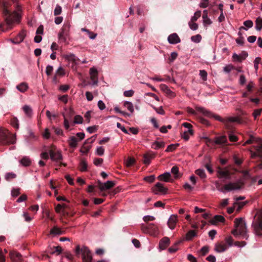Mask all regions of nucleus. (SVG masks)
<instances>
[{"label": "nucleus", "instance_id": "f704fd0d", "mask_svg": "<svg viewBox=\"0 0 262 262\" xmlns=\"http://www.w3.org/2000/svg\"><path fill=\"white\" fill-rule=\"evenodd\" d=\"M196 235V231L194 230H190L186 234V239L190 240Z\"/></svg>", "mask_w": 262, "mask_h": 262}, {"label": "nucleus", "instance_id": "f8f14e48", "mask_svg": "<svg viewBox=\"0 0 262 262\" xmlns=\"http://www.w3.org/2000/svg\"><path fill=\"white\" fill-rule=\"evenodd\" d=\"M217 176L220 178H225L226 179H230V171L227 169H223L221 167H218L217 170Z\"/></svg>", "mask_w": 262, "mask_h": 262}, {"label": "nucleus", "instance_id": "ea45409f", "mask_svg": "<svg viewBox=\"0 0 262 262\" xmlns=\"http://www.w3.org/2000/svg\"><path fill=\"white\" fill-rule=\"evenodd\" d=\"M16 174L15 173L13 172H8L6 174H5V179L7 181H10L12 179H14L16 178Z\"/></svg>", "mask_w": 262, "mask_h": 262}, {"label": "nucleus", "instance_id": "423d86ee", "mask_svg": "<svg viewBox=\"0 0 262 262\" xmlns=\"http://www.w3.org/2000/svg\"><path fill=\"white\" fill-rule=\"evenodd\" d=\"M75 253L78 257H79V254L81 253L82 262H92V256L91 252L86 246L80 248L79 245L77 246L75 249Z\"/></svg>", "mask_w": 262, "mask_h": 262}, {"label": "nucleus", "instance_id": "cd10ccee", "mask_svg": "<svg viewBox=\"0 0 262 262\" xmlns=\"http://www.w3.org/2000/svg\"><path fill=\"white\" fill-rule=\"evenodd\" d=\"M50 234L53 235H60L63 234V231L61 230V229L58 228V227L55 226L53 227V228L51 230H50Z\"/></svg>", "mask_w": 262, "mask_h": 262}, {"label": "nucleus", "instance_id": "c756f323", "mask_svg": "<svg viewBox=\"0 0 262 262\" xmlns=\"http://www.w3.org/2000/svg\"><path fill=\"white\" fill-rule=\"evenodd\" d=\"M165 146V143L163 141H155L152 143V145H151V148H154V149H158L160 148H163Z\"/></svg>", "mask_w": 262, "mask_h": 262}, {"label": "nucleus", "instance_id": "8fccbe9b", "mask_svg": "<svg viewBox=\"0 0 262 262\" xmlns=\"http://www.w3.org/2000/svg\"><path fill=\"white\" fill-rule=\"evenodd\" d=\"M188 26L191 30H195L198 29V25L195 23V21H190L188 23Z\"/></svg>", "mask_w": 262, "mask_h": 262}, {"label": "nucleus", "instance_id": "f3484780", "mask_svg": "<svg viewBox=\"0 0 262 262\" xmlns=\"http://www.w3.org/2000/svg\"><path fill=\"white\" fill-rule=\"evenodd\" d=\"M169 43L171 44H177L180 42V38L176 33L171 34L167 38Z\"/></svg>", "mask_w": 262, "mask_h": 262}, {"label": "nucleus", "instance_id": "20e7f679", "mask_svg": "<svg viewBox=\"0 0 262 262\" xmlns=\"http://www.w3.org/2000/svg\"><path fill=\"white\" fill-rule=\"evenodd\" d=\"M15 135L12 134L7 129H0V144L8 145L15 144Z\"/></svg>", "mask_w": 262, "mask_h": 262}, {"label": "nucleus", "instance_id": "69168bd1", "mask_svg": "<svg viewBox=\"0 0 262 262\" xmlns=\"http://www.w3.org/2000/svg\"><path fill=\"white\" fill-rule=\"evenodd\" d=\"M90 146H87L84 144L82 145V148L80 150V151L82 153L87 154L90 149Z\"/></svg>", "mask_w": 262, "mask_h": 262}, {"label": "nucleus", "instance_id": "bb28decb", "mask_svg": "<svg viewBox=\"0 0 262 262\" xmlns=\"http://www.w3.org/2000/svg\"><path fill=\"white\" fill-rule=\"evenodd\" d=\"M88 165L86 161L84 159H81L80 161L79 165V169L80 171H87Z\"/></svg>", "mask_w": 262, "mask_h": 262}, {"label": "nucleus", "instance_id": "ddd939ff", "mask_svg": "<svg viewBox=\"0 0 262 262\" xmlns=\"http://www.w3.org/2000/svg\"><path fill=\"white\" fill-rule=\"evenodd\" d=\"M167 188L164 187L163 185L161 183L158 182L153 188V191L155 194H158L159 193L165 194L167 193Z\"/></svg>", "mask_w": 262, "mask_h": 262}, {"label": "nucleus", "instance_id": "5701e85b", "mask_svg": "<svg viewBox=\"0 0 262 262\" xmlns=\"http://www.w3.org/2000/svg\"><path fill=\"white\" fill-rule=\"evenodd\" d=\"M68 142L69 146H70L71 148H74L77 147V143L78 142V140L77 139L76 137L75 136H71L69 137Z\"/></svg>", "mask_w": 262, "mask_h": 262}, {"label": "nucleus", "instance_id": "79ce46f5", "mask_svg": "<svg viewBox=\"0 0 262 262\" xmlns=\"http://www.w3.org/2000/svg\"><path fill=\"white\" fill-rule=\"evenodd\" d=\"M202 37L200 34H196L194 36H191V40L195 43H199L201 42Z\"/></svg>", "mask_w": 262, "mask_h": 262}, {"label": "nucleus", "instance_id": "6ab92c4d", "mask_svg": "<svg viewBox=\"0 0 262 262\" xmlns=\"http://www.w3.org/2000/svg\"><path fill=\"white\" fill-rule=\"evenodd\" d=\"M169 244V239L167 237H164L159 241V249L164 250L166 248Z\"/></svg>", "mask_w": 262, "mask_h": 262}, {"label": "nucleus", "instance_id": "4468645a", "mask_svg": "<svg viewBox=\"0 0 262 262\" xmlns=\"http://www.w3.org/2000/svg\"><path fill=\"white\" fill-rule=\"evenodd\" d=\"M177 222V215L174 214L170 216L168 221H167V226H168L170 229L173 230L174 229Z\"/></svg>", "mask_w": 262, "mask_h": 262}, {"label": "nucleus", "instance_id": "1a4fd4ad", "mask_svg": "<svg viewBox=\"0 0 262 262\" xmlns=\"http://www.w3.org/2000/svg\"><path fill=\"white\" fill-rule=\"evenodd\" d=\"M69 28V25H64L63 26L62 29H61L58 35V39H59L61 41L66 42L67 37L68 36Z\"/></svg>", "mask_w": 262, "mask_h": 262}, {"label": "nucleus", "instance_id": "4be33fe9", "mask_svg": "<svg viewBox=\"0 0 262 262\" xmlns=\"http://www.w3.org/2000/svg\"><path fill=\"white\" fill-rule=\"evenodd\" d=\"M160 88L161 91L166 93L167 95L171 97H174L175 95L174 92L170 91L166 85L164 84H161L160 85Z\"/></svg>", "mask_w": 262, "mask_h": 262}, {"label": "nucleus", "instance_id": "a211bd4d", "mask_svg": "<svg viewBox=\"0 0 262 262\" xmlns=\"http://www.w3.org/2000/svg\"><path fill=\"white\" fill-rule=\"evenodd\" d=\"M10 256L13 262H21V255L20 253L13 251L10 252Z\"/></svg>", "mask_w": 262, "mask_h": 262}, {"label": "nucleus", "instance_id": "09e8293b", "mask_svg": "<svg viewBox=\"0 0 262 262\" xmlns=\"http://www.w3.org/2000/svg\"><path fill=\"white\" fill-rule=\"evenodd\" d=\"M98 126L97 125L89 126L86 128L88 133L92 134L97 131Z\"/></svg>", "mask_w": 262, "mask_h": 262}, {"label": "nucleus", "instance_id": "a878e982", "mask_svg": "<svg viewBox=\"0 0 262 262\" xmlns=\"http://www.w3.org/2000/svg\"><path fill=\"white\" fill-rule=\"evenodd\" d=\"M36 139V137L34 135V133L31 130H28V136L26 137V141L28 143H31V142Z\"/></svg>", "mask_w": 262, "mask_h": 262}, {"label": "nucleus", "instance_id": "774afa93", "mask_svg": "<svg viewBox=\"0 0 262 262\" xmlns=\"http://www.w3.org/2000/svg\"><path fill=\"white\" fill-rule=\"evenodd\" d=\"M144 180H145V181L149 182V183H153V182L155 181V176L151 175V176L146 177L144 178Z\"/></svg>", "mask_w": 262, "mask_h": 262}, {"label": "nucleus", "instance_id": "f03ea898", "mask_svg": "<svg viewBox=\"0 0 262 262\" xmlns=\"http://www.w3.org/2000/svg\"><path fill=\"white\" fill-rule=\"evenodd\" d=\"M195 109L196 111L202 113L206 117H208L210 118H214L216 120H218L221 122H223L225 124L227 123L228 122H238V123H241L242 121L241 118L238 117H230L226 120L221 118L220 116L215 115L206 110L205 108L203 107H195Z\"/></svg>", "mask_w": 262, "mask_h": 262}, {"label": "nucleus", "instance_id": "338daca9", "mask_svg": "<svg viewBox=\"0 0 262 262\" xmlns=\"http://www.w3.org/2000/svg\"><path fill=\"white\" fill-rule=\"evenodd\" d=\"M53 68L52 66L48 65L46 68V74L48 76H50L53 72Z\"/></svg>", "mask_w": 262, "mask_h": 262}, {"label": "nucleus", "instance_id": "4d7b16f0", "mask_svg": "<svg viewBox=\"0 0 262 262\" xmlns=\"http://www.w3.org/2000/svg\"><path fill=\"white\" fill-rule=\"evenodd\" d=\"M201 253L202 255L205 256L207 253L209 252V247L208 246H203V248L201 249Z\"/></svg>", "mask_w": 262, "mask_h": 262}, {"label": "nucleus", "instance_id": "de8ad7c7", "mask_svg": "<svg viewBox=\"0 0 262 262\" xmlns=\"http://www.w3.org/2000/svg\"><path fill=\"white\" fill-rule=\"evenodd\" d=\"M135 163V159L129 158L127 159L126 162V165L127 167H130L133 165Z\"/></svg>", "mask_w": 262, "mask_h": 262}, {"label": "nucleus", "instance_id": "9b49d317", "mask_svg": "<svg viewBox=\"0 0 262 262\" xmlns=\"http://www.w3.org/2000/svg\"><path fill=\"white\" fill-rule=\"evenodd\" d=\"M90 79L92 81L93 85H97L98 84V71L96 68H92L90 69Z\"/></svg>", "mask_w": 262, "mask_h": 262}, {"label": "nucleus", "instance_id": "473e14b6", "mask_svg": "<svg viewBox=\"0 0 262 262\" xmlns=\"http://www.w3.org/2000/svg\"><path fill=\"white\" fill-rule=\"evenodd\" d=\"M171 172L174 174L175 179H178L180 177V174L179 172V169L177 166L172 167Z\"/></svg>", "mask_w": 262, "mask_h": 262}, {"label": "nucleus", "instance_id": "dca6fc26", "mask_svg": "<svg viewBox=\"0 0 262 262\" xmlns=\"http://www.w3.org/2000/svg\"><path fill=\"white\" fill-rule=\"evenodd\" d=\"M50 158L53 161H58L62 159V156L60 152H55L53 150H50Z\"/></svg>", "mask_w": 262, "mask_h": 262}, {"label": "nucleus", "instance_id": "603ef678", "mask_svg": "<svg viewBox=\"0 0 262 262\" xmlns=\"http://www.w3.org/2000/svg\"><path fill=\"white\" fill-rule=\"evenodd\" d=\"M262 112V109H256L253 112V113H252V116H253L254 120H256L257 116H259L261 114Z\"/></svg>", "mask_w": 262, "mask_h": 262}, {"label": "nucleus", "instance_id": "58836bf2", "mask_svg": "<svg viewBox=\"0 0 262 262\" xmlns=\"http://www.w3.org/2000/svg\"><path fill=\"white\" fill-rule=\"evenodd\" d=\"M66 58L67 60L72 61L74 63H76L77 58L73 54L66 55Z\"/></svg>", "mask_w": 262, "mask_h": 262}, {"label": "nucleus", "instance_id": "6e6552de", "mask_svg": "<svg viewBox=\"0 0 262 262\" xmlns=\"http://www.w3.org/2000/svg\"><path fill=\"white\" fill-rule=\"evenodd\" d=\"M253 226L255 233L257 236H262V211L257 219V221L254 223Z\"/></svg>", "mask_w": 262, "mask_h": 262}, {"label": "nucleus", "instance_id": "2eb2a0df", "mask_svg": "<svg viewBox=\"0 0 262 262\" xmlns=\"http://www.w3.org/2000/svg\"><path fill=\"white\" fill-rule=\"evenodd\" d=\"M158 180L164 181L165 182H173V180L171 178V175L169 172H165L163 174H160L158 176Z\"/></svg>", "mask_w": 262, "mask_h": 262}, {"label": "nucleus", "instance_id": "c85d7f7f", "mask_svg": "<svg viewBox=\"0 0 262 262\" xmlns=\"http://www.w3.org/2000/svg\"><path fill=\"white\" fill-rule=\"evenodd\" d=\"M17 89L21 93L25 92L28 89V85L25 82H23L17 85Z\"/></svg>", "mask_w": 262, "mask_h": 262}, {"label": "nucleus", "instance_id": "a18cd8bd", "mask_svg": "<svg viewBox=\"0 0 262 262\" xmlns=\"http://www.w3.org/2000/svg\"><path fill=\"white\" fill-rule=\"evenodd\" d=\"M83 119L81 116L76 115L74 116L73 124H81Z\"/></svg>", "mask_w": 262, "mask_h": 262}, {"label": "nucleus", "instance_id": "7ed1b4c3", "mask_svg": "<svg viewBox=\"0 0 262 262\" xmlns=\"http://www.w3.org/2000/svg\"><path fill=\"white\" fill-rule=\"evenodd\" d=\"M235 229L231 231V233L235 236H241L244 238L247 239V229L246 223L242 218H236L234 221Z\"/></svg>", "mask_w": 262, "mask_h": 262}, {"label": "nucleus", "instance_id": "37998d69", "mask_svg": "<svg viewBox=\"0 0 262 262\" xmlns=\"http://www.w3.org/2000/svg\"><path fill=\"white\" fill-rule=\"evenodd\" d=\"M201 10H198L197 11H196L195 12L194 15H193V16L191 17L190 21H191L192 22H195L196 21V20L198 19V18L201 17Z\"/></svg>", "mask_w": 262, "mask_h": 262}, {"label": "nucleus", "instance_id": "412c9836", "mask_svg": "<svg viewBox=\"0 0 262 262\" xmlns=\"http://www.w3.org/2000/svg\"><path fill=\"white\" fill-rule=\"evenodd\" d=\"M214 143L217 145H226L227 144V138L225 136L217 137L214 138Z\"/></svg>", "mask_w": 262, "mask_h": 262}, {"label": "nucleus", "instance_id": "5fc2aeb1", "mask_svg": "<svg viewBox=\"0 0 262 262\" xmlns=\"http://www.w3.org/2000/svg\"><path fill=\"white\" fill-rule=\"evenodd\" d=\"M61 13V7L60 6L57 5L54 10V15L57 16Z\"/></svg>", "mask_w": 262, "mask_h": 262}, {"label": "nucleus", "instance_id": "393cba45", "mask_svg": "<svg viewBox=\"0 0 262 262\" xmlns=\"http://www.w3.org/2000/svg\"><path fill=\"white\" fill-rule=\"evenodd\" d=\"M227 246L226 244H217L215 246L214 250L218 253H222L227 249Z\"/></svg>", "mask_w": 262, "mask_h": 262}, {"label": "nucleus", "instance_id": "aec40b11", "mask_svg": "<svg viewBox=\"0 0 262 262\" xmlns=\"http://www.w3.org/2000/svg\"><path fill=\"white\" fill-rule=\"evenodd\" d=\"M142 230L144 232H152L155 233L157 231V227L153 223H149L147 227H143Z\"/></svg>", "mask_w": 262, "mask_h": 262}, {"label": "nucleus", "instance_id": "864d4df0", "mask_svg": "<svg viewBox=\"0 0 262 262\" xmlns=\"http://www.w3.org/2000/svg\"><path fill=\"white\" fill-rule=\"evenodd\" d=\"M261 61V59L260 57H257L255 58L254 61V67L256 71L258 69V65L260 63Z\"/></svg>", "mask_w": 262, "mask_h": 262}, {"label": "nucleus", "instance_id": "13d9d810", "mask_svg": "<svg viewBox=\"0 0 262 262\" xmlns=\"http://www.w3.org/2000/svg\"><path fill=\"white\" fill-rule=\"evenodd\" d=\"M66 207V204H63L62 205L60 204H58L57 206L55 207V211L57 213H60L61 210L62 209L65 208Z\"/></svg>", "mask_w": 262, "mask_h": 262}, {"label": "nucleus", "instance_id": "a19ab883", "mask_svg": "<svg viewBox=\"0 0 262 262\" xmlns=\"http://www.w3.org/2000/svg\"><path fill=\"white\" fill-rule=\"evenodd\" d=\"M262 29V18L258 17L256 20V30H261Z\"/></svg>", "mask_w": 262, "mask_h": 262}, {"label": "nucleus", "instance_id": "9d476101", "mask_svg": "<svg viewBox=\"0 0 262 262\" xmlns=\"http://www.w3.org/2000/svg\"><path fill=\"white\" fill-rule=\"evenodd\" d=\"M114 185L115 183L111 181H108L104 183H101L100 181L98 182V186L101 191L110 189L113 188Z\"/></svg>", "mask_w": 262, "mask_h": 262}, {"label": "nucleus", "instance_id": "72a5a7b5", "mask_svg": "<svg viewBox=\"0 0 262 262\" xmlns=\"http://www.w3.org/2000/svg\"><path fill=\"white\" fill-rule=\"evenodd\" d=\"M179 146V144H171L167 146L166 149L165 151L166 152H172L174 151L177 147Z\"/></svg>", "mask_w": 262, "mask_h": 262}, {"label": "nucleus", "instance_id": "39448f33", "mask_svg": "<svg viewBox=\"0 0 262 262\" xmlns=\"http://www.w3.org/2000/svg\"><path fill=\"white\" fill-rule=\"evenodd\" d=\"M216 189L222 192L225 191H233L238 190L244 186V183L241 180H238L236 182H230L228 184H225L224 187H221L220 184L218 182L216 183Z\"/></svg>", "mask_w": 262, "mask_h": 262}, {"label": "nucleus", "instance_id": "0e129e2a", "mask_svg": "<svg viewBox=\"0 0 262 262\" xmlns=\"http://www.w3.org/2000/svg\"><path fill=\"white\" fill-rule=\"evenodd\" d=\"M199 121L202 124H203L206 126H208L209 125L208 121L203 118H202V117L199 118Z\"/></svg>", "mask_w": 262, "mask_h": 262}, {"label": "nucleus", "instance_id": "c03bdc74", "mask_svg": "<svg viewBox=\"0 0 262 262\" xmlns=\"http://www.w3.org/2000/svg\"><path fill=\"white\" fill-rule=\"evenodd\" d=\"M181 242H178L175 243L174 246L171 247L169 248L168 251L171 253H173L177 251L178 250V246L180 244Z\"/></svg>", "mask_w": 262, "mask_h": 262}, {"label": "nucleus", "instance_id": "bf43d9fd", "mask_svg": "<svg viewBox=\"0 0 262 262\" xmlns=\"http://www.w3.org/2000/svg\"><path fill=\"white\" fill-rule=\"evenodd\" d=\"M12 195L13 197L17 196L20 194V188H13L11 191Z\"/></svg>", "mask_w": 262, "mask_h": 262}, {"label": "nucleus", "instance_id": "e2e57ef3", "mask_svg": "<svg viewBox=\"0 0 262 262\" xmlns=\"http://www.w3.org/2000/svg\"><path fill=\"white\" fill-rule=\"evenodd\" d=\"M178 54L176 52H172L169 57V62H172L177 58Z\"/></svg>", "mask_w": 262, "mask_h": 262}, {"label": "nucleus", "instance_id": "b1692460", "mask_svg": "<svg viewBox=\"0 0 262 262\" xmlns=\"http://www.w3.org/2000/svg\"><path fill=\"white\" fill-rule=\"evenodd\" d=\"M225 219L222 215H215L211 220L210 221V223L212 224H215L218 222L224 223Z\"/></svg>", "mask_w": 262, "mask_h": 262}, {"label": "nucleus", "instance_id": "2f4dec72", "mask_svg": "<svg viewBox=\"0 0 262 262\" xmlns=\"http://www.w3.org/2000/svg\"><path fill=\"white\" fill-rule=\"evenodd\" d=\"M31 160L27 157H24L20 161V163L24 166H28L31 164Z\"/></svg>", "mask_w": 262, "mask_h": 262}, {"label": "nucleus", "instance_id": "3c124183", "mask_svg": "<svg viewBox=\"0 0 262 262\" xmlns=\"http://www.w3.org/2000/svg\"><path fill=\"white\" fill-rule=\"evenodd\" d=\"M154 156H149L148 155H145L144 156V160H143V162L146 165H149L150 163V159L153 158Z\"/></svg>", "mask_w": 262, "mask_h": 262}, {"label": "nucleus", "instance_id": "c9c22d12", "mask_svg": "<svg viewBox=\"0 0 262 262\" xmlns=\"http://www.w3.org/2000/svg\"><path fill=\"white\" fill-rule=\"evenodd\" d=\"M124 106L127 108V109L128 110L129 112L132 113L134 112V108L132 102H130L127 101H124Z\"/></svg>", "mask_w": 262, "mask_h": 262}, {"label": "nucleus", "instance_id": "e433bc0d", "mask_svg": "<svg viewBox=\"0 0 262 262\" xmlns=\"http://www.w3.org/2000/svg\"><path fill=\"white\" fill-rule=\"evenodd\" d=\"M195 173L201 179H205L206 178V175L205 174V171L203 169H196L195 170Z\"/></svg>", "mask_w": 262, "mask_h": 262}, {"label": "nucleus", "instance_id": "7c9ffc66", "mask_svg": "<svg viewBox=\"0 0 262 262\" xmlns=\"http://www.w3.org/2000/svg\"><path fill=\"white\" fill-rule=\"evenodd\" d=\"M23 111L27 117H31L32 116V111L30 106L28 105H24L23 107Z\"/></svg>", "mask_w": 262, "mask_h": 262}, {"label": "nucleus", "instance_id": "6e6d98bb", "mask_svg": "<svg viewBox=\"0 0 262 262\" xmlns=\"http://www.w3.org/2000/svg\"><path fill=\"white\" fill-rule=\"evenodd\" d=\"M199 75H200L202 79H203L204 81H206L207 79V72L205 70H201L199 71Z\"/></svg>", "mask_w": 262, "mask_h": 262}, {"label": "nucleus", "instance_id": "680f3d73", "mask_svg": "<svg viewBox=\"0 0 262 262\" xmlns=\"http://www.w3.org/2000/svg\"><path fill=\"white\" fill-rule=\"evenodd\" d=\"M234 69V67L231 64H228V66L224 67V69H223V71L227 73H230L231 70H232Z\"/></svg>", "mask_w": 262, "mask_h": 262}, {"label": "nucleus", "instance_id": "052dcab7", "mask_svg": "<svg viewBox=\"0 0 262 262\" xmlns=\"http://www.w3.org/2000/svg\"><path fill=\"white\" fill-rule=\"evenodd\" d=\"M96 136L97 135H95L91 137L90 138L86 139V140L84 141V145H86L88 144H92L93 142L95 141Z\"/></svg>", "mask_w": 262, "mask_h": 262}, {"label": "nucleus", "instance_id": "f257e3e1", "mask_svg": "<svg viewBox=\"0 0 262 262\" xmlns=\"http://www.w3.org/2000/svg\"><path fill=\"white\" fill-rule=\"evenodd\" d=\"M0 6L3 8V16H4L5 21L8 28L11 29L14 21L17 22L20 20V15L17 11L12 12L8 10V3L4 0H0Z\"/></svg>", "mask_w": 262, "mask_h": 262}, {"label": "nucleus", "instance_id": "4c0bfd02", "mask_svg": "<svg viewBox=\"0 0 262 262\" xmlns=\"http://www.w3.org/2000/svg\"><path fill=\"white\" fill-rule=\"evenodd\" d=\"M10 124H12V125L15 127V128L18 129L19 127V124H18V120L17 119V118L16 117H13L11 118V120H10Z\"/></svg>", "mask_w": 262, "mask_h": 262}, {"label": "nucleus", "instance_id": "49530a36", "mask_svg": "<svg viewBox=\"0 0 262 262\" xmlns=\"http://www.w3.org/2000/svg\"><path fill=\"white\" fill-rule=\"evenodd\" d=\"M188 133L190 135H192L193 130L192 129H188V131H185L183 133L182 137L186 141H187L189 139Z\"/></svg>", "mask_w": 262, "mask_h": 262}, {"label": "nucleus", "instance_id": "0eeeda50", "mask_svg": "<svg viewBox=\"0 0 262 262\" xmlns=\"http://www.w3.org/2000/svg\"><path fill=\"white\" fill-rule=\"evenodd\" d=\"M251 158L252 159H256L257 168L259 169H262V147L258 146L256 147V151H251Z\"/></svg>", "mask_w": 262, "mask_h": 262}]
</instances>
